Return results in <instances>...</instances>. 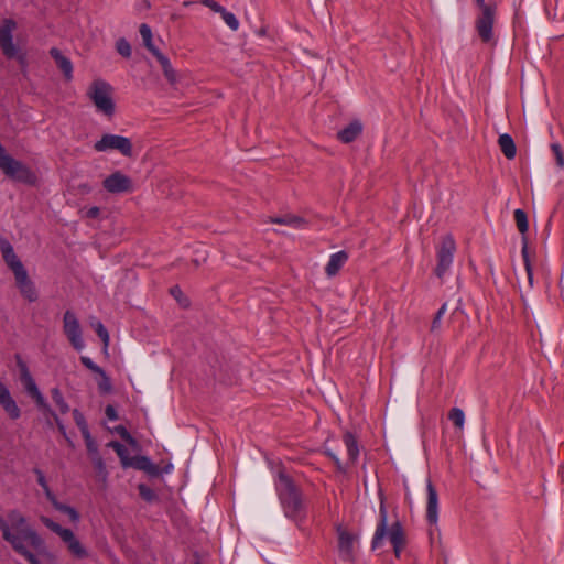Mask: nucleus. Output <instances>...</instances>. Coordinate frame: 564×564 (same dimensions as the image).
Returning <instances> with one entry per match:
<instances>
[{
  "label": "nucleus",
  "instance_id": "nucleus-5",
  "mask_svg": "<svg viewBox=\"0 0 564 564\" xmlns=\"http://www.w3.org/2000/svg\"><path fill=\"white\" fill-rule=\"evenodd\" d=\"M379 514L380 520L376 528L371 546L373 550L380 547L383 539L386 538V535H388L393 546L394 554L395 556L399 557L405 543L402 525L399 521H397L392 523V525L388 530V511L383 502L380 503Z\"/></svg>",
  "mask_w": 564,
  "mask_h": 564
},
{
  "label": "nucleus",
  "instance_id": "nucleus-41",
  "mask_svg": "<svg viewBox=\"0 0 564 564\" xmlns=\"http://www.w3.org/2000/svg\"><path fill=\"white\" fill-rule=\"evenodd\" d=\"M80 361L82 364L88 368L89 370L96 372V373H99V372H102V368H100L97 364H95L91 358L87 357V356H82L80 357Z\"/></svg>",
  "mask_w": 564,
  "mask_h": 564
},
{
  "label": "nucleus",
  "instance_id": "nucleus-45",
  "mask_svg": "<svg viewBox=\"0 0 564 564\" xmlns=\"http://www.w3.org/2000/svg\"><path fill=\"white\" fill-rule=\"evenodd\" d=\"M202 4L219 14L224 11V7L220 6L218 2H216L215 0H202Z\"/></svg>",
  "mask_w": 564,
  "mask_h": 564
},
{
  "label": "nucleus",
  "instance_id": "nucleus-12",
  "mask_svg": "<svg viewBox=\"0 0 564 564\" xmlns=\"http://www.w3.org/2000/svg\"><path fill=\"white\" fill-rule=\"evenodd\" d=\"M477 6L481 10V14L476 21V28L482 41L489 42L492 39L496 9L494 6L487 4L485 0H482V3H477Z\"/></svg>",
  "mask_w": 564,
  "mask_h": 564
},
{
  "label": "nucleus",
  "instance_id": "nucleus-28",
  "mask_svg": "<svg viewBox=\"0 0 564 564\" xmlns=\"http://www.w3.org/2000/svg\"><path fill=\"white\" fill-rule=\"evenodd\" d=\"M140 35L142 37L143 44L145 47L154 55L155 52H160L159 48L153 44L152 41V30L151 28L143 23L140 25Z\"/></svg>",
  "mask_w": 564,
  "mask_h": 564
},
{
  "label": "nucleus",
  "instance_id": "nucleus-31",
  "mask_svg": "<svg viewBox=\"0 0 564 564\" xmlns=\"http://www.w3.org/2000/svg\"><path fill=\"white\" fill-rule=\"evenodd\" d=\"M514 220H516L517 227H518L519 231L521 232L522 237L525 236L528 228H529V224H528V217H527V214L524 213V210H522L520 208L516 209L514 210Z\"/></svg>",
  "mask_w": 564,
  "mask_h": 564
},
{
  "label": "nucleus",
  "instance_id": "nucleus-13",
  "mask_svg": "<svg viewBox=\"0 0 564 564\" xmlns=\"http://www.w3.org/2000/svg\"><path fill=\"white\" fill-rule=\"evenodd\" d=\"M343 441H344V444L346 446V451H347V455H348V460H347L346 464H344L339 459L338 455L335 452H333L332 449L327 448L325 451V453H326V455L328 457H330L334 460V463L336 464L337 469L339 471L344 473V471H346L347 466H348L349 463L350 464H355L356 460L358 459L359 447H358V442H357L356 437L351 433H349V432H346L344 434Z\"/></svg>",
  "mask_w": 564,
  "mask_h": 564
},
{
  "label": "nucleus",
  "instance_id": "nucleus-38",
  "mask_svg": "<svg viewBox=\"0 0 564 564\" xmlns=\"http://www.w3.org/2000/svg\"><path fill=\"white\" fill-rule=\"evenodd\" d=\"M83 437L85 440V444H86L87 451L91 455H97L98 454V446H97V443L95 442V440L93 438L90 432L83 434Z\"/></svg>",
  "mask_w": 564,
  "mask_h": 564
},
{
  "label": "nucleus",
  "instance_id": "nucleus-25",
  "mask_svg": "<svg viewBox=\"0 0 564 564\" xmlns=\"http://www.w3.org/2000/svg\"><path fill=\"white\" fill-rule=\"evenodd\" d=\"M51 503L57 511L67 514L70 522L78 523L80 521V514L74 507L59 502L57 498Z\"/></svg>",
  "mask_w": 564,
  "mask_h": 564
},
{
  "label": "nucleus",
  "instance_id": "nucleus-21",
  "mask_svg": "<svg viewBox=\"0 0 564 564\" xmlns=\"http://www.w3.org/2000/svg\"><path fill=\"white\" fill-rule=\"evenodd\" d=\"M50 54L56 62L58 68L63 72L65 78L67 80H70L73 78L72 61L68 57L64 56L62 52L56 47L51 48Z\"/></svg>",
  "mask_w": 564,
  "mask_h": 564
},
{
  "label": "nucleus",
  "instance_id": "nucleus-39",
  "mask_svg": "<svg viewBox=\"0 0 564 564\" xmlns=\"http://www.w3.org/2000/svg\"><path fill=\"white\" fill-rule=\"evenodd\" d=\"M117 51L120 55L124 57H129L131 55V46L129 42L124 39H120L117 41Z\"/></svg>",
  "mask_w": 564,
  "mask_h": 564
},
{
  "label": "nucleus",
  "instance_id": "nucleus-55",
  "mask_svg": "<svg viewBox=\"0 0 564 564\" xmlns=\"http://www.w3.org/2000/svg\"><path fill=\"white\" fill-rule=\"evenodd\" d=\"M195 564H198V562H196Z\"/></svg>",
  "mask_w": 564,
  "mask_h": 564
},
{
  "label": "nucleus",
  "instance_id": "nucleus-4",
  "mask_svg": "<svg viewBox=\"0 0 564 564\" xmlns=\"http://www.w3.org/2000/svg\"><path fill=\"white\" fill-rule=\"evenodd\" d=\"M18 366L20 369V378H21V381L23 383V387H24L26 393L35 401L37 409L46 417L48 423L51 424V421L53 420L56 423L58 430L63 434H66L64 423L62 422V420L58 417L56 412L50 406V404L45 400V398L42 394V392L40 391L35 380L33 379L26 364L19 360Z\"/></svg>",
  "mask_w": 564,
  "mask_h": 564
},
{
  "label": "nucleus",
  "instance_id": "nucleus-7",
  "mask_svg": "<svg viewBox=\"0 0 564 564\" xmlns=\"http://www.w3.org/2000/svg\"><path fill=\"white\" fill-rule=\"evenodd\" d=\"M40 520L47 529L59 536L73 557L84 560L89 556L87 547L80 542L73 530L62 527L48 517L43 516Z\"/></svg>",
  "mask_w": 564,
  "mask_h": 564
},
{
  "label": "nucleus",
  "instance_id": "nucleus-48",
  "mask_svg": "<svg viewBox=\"0 0 564 564\" xmlns=\"http://www.w3.org/2000/svg\"><path fill=\"white\" fill-rule=\"evenodd\" d=\"M106 416L110 421H117L118 420V413L116 409L112 405H107L105 409Z\"/></svg>",
  "mask_w": 564,
  "mask_h": 564
},
{
  "label": "nucleus",
  "instance_id": "nucleus-14",
  "mask_svg": "<svg viewBox=\"0 0 564 564\" xmlns=\"http://www.w3.org/2000/svg\"><path fill=\"white\" fill-rule=\"evenodd\" d=\"M63 322L64 333L67 336L68 340L70 341L72 346L77 351L83 350L85 348V343L82 335L80 324L75 313H73L72 311H66L64 314Z\"/></svg>",
  "mask_w": 564,
  "mask_h": 564
},
{
  "label": "nucleus",
  "instance_id": "nucleus-9",
  "mask_svg": "<svg viewBox=\"0 0 564 564\" xmlns=\"http://www.w3.org/2000/svg\"><path fill=\"white\" fill-rule=\"evenodd\" d=\"M94 149L97 152H107L110 150H116L120 152L124 156H131L132 155V143L129 138L119 135V134H112V133H106L104 134L100 140H98L94 144Z\"/></svg>",
  "mask_w": 564,
  "mask_h": 564
},
{
  "label": "nucleus",
  "instance_id": "nucleus-35",
  "mask_svg": "<svg viewBox=\"0 0 564 564\" xmlns=\"http://www.w3.org/2000/svg\"><path fill=\"white\" fill-rule=\"evenodd\" d=\"M73 416H74L76 425L79 427V430L82 432V435L85 434V433L90 432L89 427H88V424L86 422V419H85V416L83 415V413L80 411L75 409L73 411Z\"/></svg>",
  "mask_w": 564,
  "mask_h": 564
},
{
  "label": "nucleus",
  "instance_id": "nucleus-29",
  "mask_svg": "<svg viewBox=\"0 0 564 564\" xmlns=\"http://www.w3.org/2000/svg\"><path fill=\"white\" fill-rule=\"evenodd\" d=\"M90 325L95 329V332L97 333L99 338L101 339L104 347L107 348L109 346L110 337H109V333L106 329V327L104 326V324L96 317H91Z\"/></svg>",
  "mask_w": 564,
  "mask_h": 564
},
{
  "label": "nucleus",
  "instance_id": "nucleus-16",
  "mask_svg": "<svg viewBox=\"0 0 564 564\" xmlns=\"http://www.w3.org/2000/svg\"><path fill=\"white\" fill-rule=\"evenodd\" d=\"M426 519L430 524H436L438 521V495L431 480L426 481Z\"/></svg>",
  "mask_w": 564,
  "mask_h": 564
},
{
  "label": "nucleus",
  "instance_id": "nucleus-8",
  "mask_svg": "<svg viewBox=\"0 0 564 564\" xmlns=\"http://www.w3.org/2000/svg\"><path fill=\"white\" fill-rule=\"evenodd\" d=\"M0 169L10 178L19 182L32 184L35 175L22 162L9 155L4 147L0 143Z\"/></svg>",
  "mask_w": 564,
  "mask_h": 564
},
{
  "label": "nucleus",
  "instance_id": "nucleus-10",
  "mask_svg": "<svg viewBox=\"0 0 564 564\" xmlns=\"http://www.w3.org/2000/svg\"><path fill=\"white\" fill-rule=\"evenodd\" d=\"M456 243L451 236L443 237L440 247L437 248V265L435 274L442 279L453 264Z\"/></svg>",
  "mask_w": 564,
  "mask_h": 564
},
{
  "label": "nucleus",
  "instance_id": "nucleus-19",
  "mask_svg": "<svg viewBox=\"0 0 564 564\" xmlns=\"http://www.w3.org/2000/svg\"><path fill=\"white\" fill-rule=\"evenodd\" d=\"M348 260V253L344 250L330 254L329 260L325 267L326 274L332 278L335 276Z\"/></svg>",
  "mask_w": 564,
  "mask_h": 564
},
{
  "label": "nucleus",
  "instance_id": "nucleus-2",
  "mask_svg": "<svg viewBox=\"0 0 564 564\" xmlns=\"http://www.w3.org/2000/svg\"><path fill=\"white\" fill-rule=\"evenodd\" d=\"M0 251L2 258L12 271L15 280V285L20 294L29 302H35L39 297L37 290L34 282L29 276L26 269L22 261L14 252L13 246L3 237L0 236Z\"/></svg>",
  "mask_w": 564,
  "mask_h": 564
},
{
  "label": "nucleus",
  "instance_id": "nucleus-22",
  "mask_svg": "<svg viewBox=\"0 0 564 564\" xmlns=\"http://www.w3.org/2000/svg\"><path fill=\"white\" fill-rule=\"evenodd\" d=\"M362 126L359 121L350 122L346 128L337 133L338 139L344 143L352 142L361 133Z\"/></svg>",
  "mask_w": 564,
  "mask_h": 564
},
{
  "label": "nucleus",
  "instance_id": "nucleus-44",
  "mask_svg": "<svg viewBox=\"0 0 564 564\" xmlns=\"http://www.w3.org/2000/svg\"><path fill=\"white\" fill-rule=\"evenodd\" d=\"M551 148H552V151H553V152H554V154H555L557 165H558L560 167H563V166H564V154H563V152H562V150H561L560 144H557V143H553V144L551 145Z\"/></svg>",
  "mask_w": 564,
  "mask_h": 564
},
{
  "label": "nucleus",
  "instance_id": "nucleus-3",
  "mask_svg": "<svg viewBox=\"0 0 564 564\" xmlns=\"http://www.w3.org/2000/svg\"><path fill=\"white\" fill-rule=\"evenodd\" d=\"M275 489L285 517L295 521L302 520L305 512L302 495L285 473L278 474Z\"/></svg>",
  "mask_w": 564,
  "mask_h": 564
},
{
  "label": "nucleus",
  "instance_id": "nucleus-17",
  "mask_svg": "<svg viewBox=\"0 0 564 564\" xmlns=\"http://www.w3.org/2000/svg\"><path fill=\"white\" fill-rule=\"evenodd\" d=\"M0 404L4 409V411L8 413V415L17 420L21 415V411L14 401V399L11 397V393L7 386L0 381Z\"/></svg>",
  "mask_w": 564,
  "mask_h": 564
},
{
  "label": "nucleus",
  "instance_id": "nucleus-32",
  "mask_svg": "<svg viewBox=\"0 0 564 564\" xmlns=\"http://www.w3.org/2000/svg\"><path fill=\"white\" fill-rule=\"evenodd\" d=\"M34 473H35L36 478H37V484L42 487V489H43V491L45 494V497L47 498V500L50 502H52L56 498V496L50 489L48 484H47L46 478H45V475L40 469H35Z\"/></svg>",
  "mask_w": 564,
  "mask_h": 564
},
{
  "label": "nucleus",
  "instance_id": "nucleus-23",
  "mask_svg": "<svg viewBox=\"0 0 564 564\" xmlns=\"http://www.w3.org/2000/svg\"><path fill=\"white\" fill-rule=\"evenodd\" d=\"M154 56L156 57L158 62L160 63L165 78L171 84H175L177 76H176V72L174 70L170 59L161 52H155Z\"/></svg>",
  "mask_w": 564,
  "mask_h": 564
},
{
  "label": "nucleus",
  "instance_id": "nucleus-47",
  "mask_svg": "<svg viewBox=\"0 0 564 564\" xmlns=\"http://www.w3.org/2000/svg\"><path fill=\"white\" fill-rule=\"evenodd\" d=\"M171 294L178 301L182 306L187 305V300L183 299L182 291L176 286L171 289Z\"/></svg>",
  "mask_w": 564,
  "mask_h": 564
},
{
  "label": "nucleus",
  "instance_id": "nucleus-30",
  "mask_svg": "<svg viewBox=\"0 0 564 564\" xmlns=\"http://www.w3.org/2000/svg\"><path fill=\"white\" fill-rule=\"evenodd\" d=\"M51 395H52V399H53L54 403L58 408L61 414L68 413L69 405L66 402L65 398L63 397L61 390L58 388H53L51 390Z\"/></svg>",
  "mask_w": 564,
  "mask_h": 564
},
{
  "label": "nucleus",
  "instance_id": "nucleus-37",
  "mask_svg": "<svg viewBox=\"0 0 564 564\" xmlns=\"http://www.w3.org/2000/svg\"><path fill=\"white\" fill-rule=\"evenodd\" d=\"M447 311V304L444 303L437 311L433 322H432V325H431V330L432 332H435L440 327H441V321L444 316V314L446 313Z\"/></svg>",
  "mask_w": 564,
  "mask_h": 564
},
{
  "label": "nucleus",
  "instance_id": "nucleus-26",
  "mask_svg": "<svg viewBox=\"0 0 564 564\" xmlns=\"http://www.w3.org/2000/svg\"><path fill=\"white\" fill-rule=\"evenodd\" d=\"M271 223L280 224V225H285V226H289V227H292V228H295V229L303 228L304 225H305V221H304L303 218H300V217H296V216H291V215H286L284 217L271 218Z\"/></svg>",
  "mask_w": 564,
  "mask_h": 564
},
{
  "label": "nucleus",
  "instance_id": "nucleus-51",
  "mask_svg": "<svg viewBox=\"0 0 564 564\" xmlns=\"http://www.w3.org/2000/svg\"><path fill=\"white\" fill-rule=\"evenodd\" d=\"M96 465L99 467V468H104V462L100 457H97L96 458Z\"/></svg>",
  "mask_w": 564,
  "mask_h": 564
},
{
  "label": "nucleus",
  "instance_id": "nucleus-40",
  "mask_svg": "<svg viewBox=\"0 0 564 564\" xmlns=\"http://www.w3.org/2000/svg\"><path fill=\"white\" fill-rule=\"evenodd\" d=\"M138 490L140 496L147 501H152L155 498L154 491L144 484H140Z\"/></svg>",
  "mask_w": 564,
  "mask_h": 564
},
{
  "label": "nucleus",
  "instance_id": "nucleus-34",
  "mask_svg": "<svg viewBox=\"0 0 564 564\" xmlns=\"http://www.w3.org/2000/svg\"><path fill=\"white\" fill-rule=\"evenodd\" d=\"M224 22L232 30V31H237L239 29V21L237 19V17L232 13V12H229L227 11L225 8H224V11L220 13Z\"/></svg>",
  "mask_w": 564,
  "mask_h": 564
},
{
  "label": "nucleus",
  "instance_id": "nucleus-43",
  "mask_svg": "<svg viewBox=\"0 0 564 564\" xmlns=\"http://www.w3.org/2000/svg\"><path fill=\"white\" fill-rule=\"evenodd\" d=\"M521 254H522V258H523L524 268H529V265H531V261H530V258H529L528 240H527L525 236L522 237Z\"/></svg>",
  "mask_w": 564,
  "mask_h": 564
},
{
  "label": "nucleus",
  "instance_id": "nucleus-27",
  "mask_svg": "<svg viewBox=\"0 0 564 564\" xmlns=\"http://www.w3.org/2000/svg\"><path fill=\"white\" fill-rule=\"evenodd\" d=\"M108 445H109V447L113 448V451L119 456L122 467L123 468H128L129 467V462L132 458L129 455L128 448L123 444H121V443H119L117 441H112Z\"/></svg>",
  "mask_w": 564,
  "mask_h": 564
},
{
  "label": "nucleus",
  "instance_id": "nucleus-20",
  "mask_svg": "<svg viewBox=\"0 0 564 564\" xmlns=\"http://www.w3.org/2000/svg\"><path fill=\"white\" fill-rule=\"evenodd\" d=\"M129 467H133L138 470H142L148 475L155 477L160 474L159 467L151 462L147 456H135L129 462Z\"/></svg>",
  "mask_w": 564,
  "mask_h": 564
},
{
  "label": "nucleus",
  "instance_id": "nucleus-11",
  "mask_svg": "<svg viewBox=\"0 0 564 564\" xmlns=\"http://www.w3.org/2000/svg\"><path fill=\"white\" fill-rule=\"evenodd\" d=\"M17 29V22L13 19H4L0 26V47L7 58H21L19 47L13 42V32Z\"/></svg>",
  "mask_w": 564,
  "mask_h": 564
},
{
  "label": "nucleus",
  "instance_id": "nucleus-50",
  "mask_svg": "<svg viewBox=\"0 0 564 564\" xmlns=\"http://www.w3.org/2000/svg\"><path fill=\"white\" fill-rule=\"evenodd\" d=\"M527 276H528V285L529 289L533 288V270L532 265H529V268H525Z\"/></svg>",
  "mask_w": 564,
  "mask_h": 564
},
{
  "label": "nucleus",
  "instance_id": "nucleus-18",
  "mask_svg": "<svg viewBox=\"0 0 564 564\" xmlns=\"http://www.w3.org/2000/svg\"><path fill=\"white\" fill-rule=\"evenodd\" d=\"M338 549L343 560H352L354 554V538L345 530L338 531Z\"/></svg>",
  "mask_w": 564,
  "mask_h": 564
},
{
  "label": "nucleus",
  "instance_id": "nucleus-53",
  "mask_svg": "<svg viewBox=\"0 0 564 564\" xmlns=\"http://www.w3.org/2000/svg\"><path fill=\"white\" fill-rule=\"evenodd\" d=\"M191 4H192V2H191V1H185V2H184V6H185V7H188V6H191Z\"/></svg>",
  "mask_w": 564,
  "mask_h": 564
},
{
  "label": "nucleus",
  "instance_id": "nucleus-54",
  "mask_svg": "<svg viewBox=\"0 0 564 564\" xmlns=\"http://www.w3.org/2000/svg\"><path fill=\"white\" fill-rule=\"evenodd\" d=\"M476 3H482V0H476Z\"/></svg>",
  "mask_w": 564,
  "mask_h": 564
},
{
  "label": "nucleus",
  "instance_id": "nucleus-36",
  "mask_svg": "<svg viewBox=\"0 0 564 564\" xmlns=\"http://www.w3.org/2000/svg\"><path fill=\"white\" fill-rule=\"evenodd\" d=\"M100 376V380L98 381V388L101 393H109L112 390V384L110 378L102 370V372L98 373Z\"/></svg>",
  "mask_w": 564,
  "mask_h": 564
},
{
  "label": "nucleus",
  "instance_id": "nucleus-46",
  "mask_svg": "<svg viewBox=\"0 0 564 564\" xmlns=\"http://www.w3.org/2000/svg\"><path fill=\"white\" fill-rule=\"evenodd\" d=\"M30 564H43L28 547L20 553Z\"/></svg>",
  "mask_w": 564,
  "mask_h": 564
},
{
  "label": "nucleus",
  "instance_id": "nucleus-15",
  "mask_svg": "<svg viewBox=\"0 0 564 564\" xmlns=\"http://www.w3.org/2000/svg\"><path fill=\"white\" fill-rule=\"evenodd\" d=\"M104 187L109 193H123L131 189V180L120 172L112 173L104 180Z\"/></svg>",
  "mask_w": 564,
  "mask_h": 564
},
{
  "label": "nucleus",
  "instance_id": "nucleus-24",
  "mask_svg": "<svg viewBox=\"0 0 564 564\" xmlns=\"http://www.w3.org/2000/svg\"><path fill=\"white\" fill-rule=\"evenodd\" d=\"M499 147L505 154V156L509 160L513 159L517 153L516 144L512 137L508 133H503L499 137L498 140Z\"/></svg>",
  "mask_w": 564,
  "mask_h": 564
},
{
  "label": "nucleus",
  "instance_id": "nucleus-6",
  "mask_svg": "<svg viewBox=\"0 0 564 564\" xmlns=\"http://www.w3.org/2000/svg\"><path fill=\"white\" fill-rule=\"evenodd\" d=\"M87 97L93 102L96 111L106 116L112 117L116 111V104L113 100V88L104 79H95L88 87Z\"/></svg>",
  "mask_w": 564,
  "mask_h": 564
},
{
  "label": "nucleus",
  "instance_id": "nucleus-49",
  "mask_svg": "<svg viewBox=\"0 0 564 564\" xmlns=\"http://www.w3.org/2000/svg\"><path fill=\"white\" fill-rule=\"evenodd\" d=\"M99 213H100V209L98 207L94 206V207H90L87 209L86 216L88 218H96L99 215Z\"/></svg>",
  "mask_w": 564,
  "mask_h": 564
},
{
  "label": "nucleus",
  "instance_id": "nucleus-33",
  "mask_svg": "<svg viewBox=\"0 0 564 564\" xmlns=\"http://www.w3.org/2000/svg\"><path fill=\"white\" fill-rule=\"evenodd\" d=\"M448 419L453 422L455 427H457L458 430L464 429L465 413L462 409L453 408L448 413Z\"/></svg>",
  "mask_w": 564,
  "mask_h": 564
},
{
  "label": "nucleus",
  "instance_id": "nucleus-1",
  "mask_svg": "<svg viewBox=\"0 0 564 564\" xmlns=\"http://www.w3.org/2000/svg\"><path fill=\"white\" fill-rule=\"evenodd\" d=\"M2 538L20 554L26 549V543L36 551L45 550L41 535L28 525L26 518L19 510H10L6 516L0 514Z\"/></svg>",
  "mask_w": 564,
  "mask_h": 564
},
{
  "label": "nucleus",
  "instance_id": "nucleus-42",
  "mask_svg": "<svg viewBox=\"0 0 564 564\" xmlns=\"http://www.w3.org/2000/svg\"><path fill=\"white\" fill-rule=\"evenodd\" d=\"M116 432L124 440L127 441L128 443L132 444V445H135L137 442L131 436V434L128 432V430L120 425V426H117L116 427Z\"/></svg>",
  "mask_w": 564,
  "mask_h": 564
},
{
  "label": "nucleus",
  "instance_id": "nucleus-52",
  "mask_svg": "<svg viewBox=\"0 0 564 564\" xmlns=\"http://www.w3.org/2000/svg\"><path fill=\"white\" fill-rule=\"evenodd\" d=\"M96 465L99 467V468H104V462L100 457H97L96 458Z\"/></svg>",
  "mask_w": 564,
  "mask_h": 564
}]
</instances>
